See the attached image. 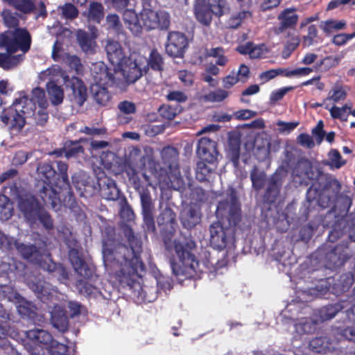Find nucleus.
<instances>
[{
    "label": "nucleus",
    "instance_id": "20e7f679",
    "mask_svg": "<svg viewBox=\"0 0 355 355\" xmlns=\"http://www.w3.org/2000/svg\"><path fill=\"white\" fill-rule=\"evenodd\" d=\"M341 184L335 178H318L312 182L306 194V201L302 208V214L307 218L315 206L323 209L331 207L330 216L336 211V203L345 197L340 193Z\"/></svg>",
    "mask_w": 355,
    "mask_h": 355
},
{
    "label": "nucleus",
    "instance_id": "c03bdc74",
    "mask_svg": "<svg viewBox=\"0 0 355 355\" xmlns=\"http://www.w3.org/2000/svg\"><path fill=\"white\" fill-rule=\"evenodd\" d=\"M251 16L252 13L248 10H241L232 14L225 22L226 27L230 29H236L241 26L244 19Z\"/></svg>",
    "mask_w": 355,
    "mask_h": 355
},
{
    "label": "nucleus",
    "instance_id": "ddd939ff",
    "mask_svg": "<svg viewBox=\"0 0 355 355\" xmlns=\"http://www.w3.org/2000/svg\"><path fill=\"white\" fill-rule=\"evenodd\" d=\"M189 46L187 36L179 31H169L165 44L166 53L171 58H182Z\"/></svg>",
    "mask_w": 355,
    "mask_h": 355
},
{
    "label": "nucleus",
    "instance_id": "f257e3e1",
    "mask_svg": "<svg viewBox=\"0 0 355 355\" xmlns=\"http://www.w3.org/2000/svg\"><path fill=\"white\" fill-rule=\"evenodd\" d=\"M123 234L129 247L120 243H116L112 239H107L103 243V255L105 262L116 263L119 270L116 271L117 279L122 286L132 287L137 278L146 268L141 259L142 241L129 226L123 227Z\"/></svg>",
    "mask_w": 355,
    "mask_h": 355
},
{
    "label": "nucleus",
    "instance_id": "5fc2aeb1",
    "mask_svg": "<svg viewBox=\"0 0 355 355\" xmlns=\"http://www.w3.org/2000/svg\"><path fill=\"white\" fill-rule=\"evenodd\" d=\"M346 28V21L345 20H326L321 26V28L326 34H330L333 31L343 30Z\"/></svg>",
    "mask_w": 355,
    "mask_h": 355
},
{
    "label": "nucleus",
    "instance_id": "13d9d810",
    "mask_svg": "<svg viewBox=\"0 0 355 355\" xmlns=\"http://www.w3.org/2000/svg\"><path fill=\"white\" fill-rule=\"evenodd\" d=\"M340 60L341 58L338 56H326L319 62H317V66L323 68L324 71H327L329 69L338 65Z\"/></svg>",
    "mask_w": 355,
    "mask_h": 355
},
{
    "label": "nucleus",
    "instance_id": "6e6552de",
    "mask_svg": "<svg viewBox=\"0 0 355 355\" xmlns=\"http://www.w3.org/2000/svg\"><path fill=\"white\" fill-rule=\"evenodd\" d=\"M31 44V35L25 28L7 30L0 34V48L10 54L21 51L24 55L30 51Z\"/></svg>",
    "mask_w": 355,
    "mask_h": 355
},
{
    "label": "nucleus",
    "instance_id": "69168bd1",
    "mask_svg": "<svg viewBox=\"0 0 355 355\" xmlns=\"http://www.w3.org/2000/svg\"><path fill=\"white\" fill-rule=\"evenodd\" d=\"M46 270L50 272H57L59 274V279H64L67 280L69 279V273L67 270L60 264L57 265L55 263H52V264H49Z\"/></svg>",
    "mask_w": 355,
    "mask_h": 355
},
{
    "label": "nucleus",
    "instance_id": "37998d69",
    "mask_svg": "<svg viewBox=\"0 0 355 355\" xmlns=\"http://www.w3.org/2000/svg\"><path fill=\"white\" fill-rule=\"evenodd\" d=\"M207 3L216 17H220L230 10V4L227 0H207Z\"/></svg>",
    "mask_w": 355,
    "mask_h": 355
},
{
    "label": "nucleus",
    "instance_id": "72a5a7b5",
    "mask_svg": "<svg viewBox=\"0 0 355 355\" xmlns=\"http://www.w3.org/2000/svg\"><path fill=\"white\" fill-rule=\"evenodd\" d=\"M15 298L17 300L18 305L17 306L19 314L23 318L33 320L37 315L36 306L31 302H28L20 296L19 294L15 293Z\"/></svg>",
    "mask_w": 355,
    "mask_h": 355
},
{
    "label": "nucleus",
    "instance_id": "a878e982",
    "mask_svg": "<svg viewBox=\"0 0 355 355\" xmlns=\"http://www.w3.org/2000/svg\"><path fill=\"white\" fill-rule=\"evenodd\" d=\"M296 11L295 7L286 8L281 11L277 17L279 21L278 33H282L288 28H295L299 20Z\"/></svg>",
    "mask_w": 355,
    "mask_h": 355
},
{
    "label": "nucleus",
    "instance_id": "f03ea898",
    "mask_svg": "<svg viewBox=\"0 0 355 355\" xmlns=\"http://www.w3.org/2000/svg\"><path fill=\"white\" fill-rule=\"evenodd\" d=\"M216 215L218 220L209 226L210 244L220 250L228 243H234L236 227L242 219L241 204L233 188L228 191L225 199L218 202Z\"/></svg>",
    "mask_w": 355,
    "mask_h": 355
},
{
    "label": "nucleus",
    "instance_id": "4468645a",
    "mask_svg": "<svg viewBox=\"0 0 355 355\" xmlns=\"http://www.w3.org/2000/svg\"><path fill=\"white\" fill-rule=\"evenodd\" d=\"M352 256V251L348 245V242L336 245L329 252L326 253L325 263L331 269L340 268Z\"/></svg>",
    "mask_w": 355,
    "mask_h": 355
},
{
    "label": "nucleus",
    "instance_id": "c9c22d12",
    "mask_svg": "<svg viewBox=\"0 0 355 355\" xmlns=\"http://www.w3.org/2000/svg\"><path fill=\"white\" fill-rule=\"evenodd\" d=\"M26 336L35 343L49 345L53 340L51 334L46 330L35 328L26 331Z\"/></svg>",
    "mask_w": 355,
    "mask_h": 355
},
{
    "label": "nucleus",
    "instance_id": "c85d7f7f",
    "mask_svg": "<svg viewBox=\"0 0 355 355\" xmlns=\"http://www.w3.org/2000/svg\"><path fill=\"white\" fill-rule=\"evenodd\" d=\"M107 58L113 64L119 66L125 60V57L121 44L114 40H108L105 46Z\"/></svg>",
    "mask_w": 355,
    "mask_h": 355
},
{
    "label": "nucleus",
    "instance_id": "393cba45",
    "mask_svg": "<svg viewBox=\"0 0 355 355\" xmlns=\"http://www.w3.org/2000/svg\"><path fill=\"white\" fill-rule=\"evenodd\" d=\"M283 183L281 173L277 171L273 173L268 184V187L263 195L264 202L268 204L274 203L278 197Z\"/></svg>",
    "mask_w": 355,
    "mask_h": 355
},
{
    "label": "nucleus",
    "instance_id": "a19ab883",
    "mask_svg": "<svg viewBox=\"0 0 355 355\" xmlns=\"http://www.w3.org/2000/svg\"><path fill=\"white\" fill-rule=\"evenodd\" d=\"M24 54L12 55L8 53H0V67L8 70L17 66L24 59Z\"/></svg>",
    "mask_w": 355,
    "mask_h": 355
},
{
    "label": "nucleus",
    "instance_id": "338daca9",
    "mask_svg": "<svg viewBox=\"0 0 355 355\" xmlns=\"http://www.w3.org/2000/svg\"><path fill=\"white\" fill-rule=\"evenodd\" d=\"M67 60L69 67L73 69L76 73L79 74L83 71V66L80 59L77 55H68Z\"/></svg>",
    "mask_w": 355,
    "mask_h": 355
},
{
    "label": "nucleus",
    "instance_id": "7c9ffc66",
    "mask_svg": "<svg viewBox=\"0 0 355 355\" xmlns=\"http://www.w3.org/2000/svg\"><path fill=\"white\" fill-rule=\"evenodd\" d=\"M194 13L197 21L203 26L211 24L214 15L205 0H196L194 5Z\"/></svg>",
    "mask_w": 355,
    "mask_h": 355
},
{
    "label": "nucleus",
    "instance_id": "cd10ccee",
    "mask_svg": "<svg viewBox=\"0 0 355 355\" xmlns=\"http://www.w3.org/2000/svg\"><path fill=\"white\" fill-rule=\"evenodd\" d=\"M14 245L24 259L35 264L41 265L42 254L35 245H26L15 241Z\"/></svg>",
    "mask_w": 355,
    "mask_h": 355
},
{
    "label": "nucleus",
    "instance_id": "58836bf2",
    "mask_svg": "<svg viewBox=\"0 0 355 355\" xmlns=\"http://www.w3.org/2000/svg\"><path fill=\"white\" fill-rule=\"evenodd\" d=\"M331 343L327 336L315 337L309 343L310 350L315 353H327L331 348Z\"/></svg>",
    "mask_w": 355,
    "mask_h": 355
},
{
    "label": "nucleus",
    "instance_id": "0e129e2a",
    "mask_svg": "<svg viewBox=\"0 0 355 355\" xmlns=\"http://www.w3.org/2000/svg\"><path fill=\"white\" fill-rule=\"evenodd\" d=\"M329 157L332 166L336 168H340L346 164L338 150H331L329 153Z\"/></svg>",
    "mask_w": 355,
    "mask_h": 355
},
{
    "label": "nucleus",
    "instance_id": "4be33fe9",
    "mask_svg": "<svg viewBox=\"0 0 355 355\" xmlns=\"http://www.w3.org/2000/svg\"><path fill=\"white\" fill-rule=\"evenodd\" d=\"M38 196L47 207L57 211L60 207V191H56L54 185L44 184L38 191Z\"/></svg>",
    "mask_w": 355,
    "mask_h": 355
},
{
    "label": "nucleus",
    "instance_id": "5701e85b",
    "mask_svg": "<svg viewBox=\"0 0 355 355\" xmlns=\"http://www.w3.org/2000/svg\"><path fill=\"white\" fill-rule=\"evenodd\" d=\"M227 157L236 169L239 168L241 135L239 132H232L228 136Z\"/></svg>",
    "mask_w": 355,
    "mask_h": 355
},
{
    "label": "nucleus",
    "instance_id": "423d86ee",
    "mask_svg": "<svg viewBox=\"0 0 355 355\" xmlns=\"http://www.w3.org/2000/svg\"><path fill=\"white\" fill-rule=\"evenodd\" d=\"M145 156L141 150L138 148H133L130 151L127 162L129 163V168L126 170V173L130 180L133 179L135 189L138 191L140 198L141 206V214L144 225L148 231L154 232L155 230V224L154 218L155 205L152 200L150 191L144 187L141 188L139 184V179L136 175L135 167L144 162Z\"/></svg>",
    "mask_w": 355,
    "mask_h": 355
},
{
    "label": "nucleus",
    "instance_id": "09e8293b",
    "mask_svg": "<svg viewBox=\"0 0 355 355\" xmlns=\"http://www.w3.org/2000/svg\"><path fill=\"white\" fill-rule=\"evenodd\" d=\"M37 221H39L47 231L53 230L54 228L53 220L50 214L44 207L37 214L35 220L30 223H35Z\"/></svg>",
    "mask_w": 355,
    "mask_h": 355
},
{
    "label": "nucleus",
    "instance_id": "bb28decb",
    "mask_svg": "<svg viewBox=\"0 0 355 355\" xmlns=\"http://www.w3.org/2000/svg\"><path fill=\"white\" fill-rule=\"evenodd\" d=\"M26 265L21 261L12 257H5L0 263V275L22 276L25 273Z\"/></svg>",
    "mask_w": 355,
    "mask_h": 355
},
{
    "label": "nucleus",
    "instance_id": "39448f33",
    "mask_svg": "<svg viewBox=\"0 0 355 355\" xmlns=\"http://www.w3.org/2000/svg\"><path fill=\"white\" fill-rule=\"evenodd\" d=\"M173 247L178 261H171V266L177 279L183 282L185 279H200L202 270L193 253L196 248V242L191 237L183 236L174 240Z\"/></svg>",
    "mask_w": 355,
    "mask_h": 355
},
{
    "label": "nucleus",
    "instance_id": "9b49d317",
    "mask_svg": "<svg viewBox=\"0 0 355 355\" xmlns=\"http://www.w3.org/2000/svg\"><path fill=\"white\" fill-rule=\"evenodd\" d=\"M354 280V275L352 272H349L340 275L338 282L334 283L333 285L331 284L334 279L332 278L321 279L317 287L321 293H326L327 292H330L336 295H339L351 288Z\"/></svg>",
    "mask_w": 355,
    "mask_h": 355
},
{
    "label": "nucleus",
    "instance_id": "774afa93",
    "mask_svg": "<svg viewBox=\"0 0 355 355\" xmlns=\"http://www.w3.org/2000/svg\"><path fill=\"white\" fill-rule=\"evenodd\" d=\"M355 37V33H339L332 39V43L336 46H343L348 41Z\"/></svg>",
    "mask_w": 355,
    "mask_h": 355
},
{
    "label": "nucleus",
    "instance_id": "3c124183",
    "mask_svg": "<svg viewBox=\"0 0 355 355\" xmlns=\"http://www.w3.org/2000/svg\"><path fill=\"white\" fill-rule=\"evenodd\" d=\"M146 67L154 71H162L164 69V60L156 49L151 50Z\"/></svg>",
    "mask_w": 355,
    "mask_h": 355
},
{
    "label": "nucleus",
    "instance_id": "4c0bfd02",
    "mask_svg": "<svg viewBox=\"0 0 355 355\" xmlns=\"http://www.w3.org/2000/svg\"><path fill=\"white\" fill-rule=\"evenodd\" d=\"M86 139L80 138L79 140H67L65 141V157L67 159L77 158L83 155L85 148L80 145V142L86 141Z\"/></svg>",
    "mask_w": 355,
    "mask_h": 355
},
{
    "label": "nucleus",
    "instance_id": "6e6d98bb",
    "mask_svg": "<svg viewBox=\"0 0 355 355\" xmlns=\"http://www.w3.org/2000/svg\"><path fill=\"white\" fill-rule=\"evenodd\" d=\"M207 55L209 57L217 58L216 64L219 66H225L228 59L225 55V51L222 47L211 48L207 53Z\"/></svg>",
    "mask_w": 355,
    "mask_h": 355
},
{
    "label": "nucleus",
    "instance_id": "dca6fc26",
    "mask_svg": "<svg viewBox=\"0 0 355 355\" xmlns=\"http://www.w3.org/2000/svg\"><path fill=\"white\" fill-rule=\"evenodd\" d=\"M91 73L95 83H103L107 86L119 85L114 76L116 71L114 69H109L103 62L92 64Z\"/></svg>",
    "mask_w": 355,
    "mask_h": 355
},
{
    "label": "nucleus",
    "instance_id": "a18cd8bd",
    "mask_svg": "<svg viewBox=\"0 0 355 355\" xmlns=\"http://www.w3.org/2000/svg\"><path fill=\"white\" fill-rule=\"evenodd\" d=\"M47 91L53 105H58L62 103L64 90L61 86L58 85L54 82L49 83L47 84Z\"/></svg>",
    "mask_w": 355,
    "mask_h": 355
},
{
    "label": "nucleus",
    "instance_id": "052dcab7",
    "mask_svg": "<svg viewBox=\"0 0 355 355\" xmlns=\"http://www.w3.org/2000/svg\"><path fill=\"white\" fill-rule=\"evenodd\" d=\"M229 95L228 92L223 89H218L214 92H209L205 96L207 101L210 102H221Z\"/></svg>",
    "mask_w": 355,
    "mask_h": 355
},
{
    "label": "nucleus",
    "instance_id": "680f3d73",
    "mask_svg": "<svg viewBox=\"0 0 355 355\" xmlns=\"http://www.w3.org/2000/svg\"><path fill=\"white\" fill-rule=\"evenodd\" d=\"M237 51L242 55H249L250 58H259V53H255V51H259V48L254 46L252 42H247L244 45L239 46Z\"/></svg>",
    "mask_w": 355,
    "mask_h": 355
},
{
    "label": "nucleus",
    "instance_id": "ea45409f",
    "mask_svg": "<svg viewBox=\"0 0 355 355\" xmlns=\"http://www.w3.org/2000/svg\"><path fill=\"white\" fill-rule=\"evenodd\" d=\"M250 176L252 188L257 191H261L266 183V173L254 165L250 171Z\"/></svg>",
    "mask_w": 355,
    "mask_h": 355
},
{
    "label": "nucleus",
    "instance_id": "e433bc0d",
    "mask_svg": "<svg viewBox=\"0 0 355 355\" xmlns=\"http://www.w3.org/2000/svg\"><path fill=\"white\" fill-rule=\"evenodd\" d=\"M200 217L197 211L192 207L184 209L180 214V222L182 226L187 230L193 228L200 223Z\"/></svg>",
    "mask_w": 355,
    "mask_h": 355
},
{
    "label": "nucleus",
    "instance_id": "a211bd4d",
    "mask_svg": "<svg viewBox=\"0 0 355 355\" xmlns=\"http://www.w3.org/2000/svg\"><path fill=\"white\" fill-rule=\"evenodd\" d=\"M352 303H353V295L347 296L345 299H341L335 304H329L320 308L318 315L322 321H326L332 319L343 310H345L347 314V310L350 309Z\"/></svg>",
    "mask_w": 355,
    "mask_h": 355
},
{
    "label": "nucleus",
    "instance_id": "0eeeda50",
    "mask_svg": "<svg viewBox=\"0 0 355 355\" xmlns=\"http://www.w3.org/2000/svg\"><path fill=\"white\" fill-rule=\"evenodd\" d=\"M65 243L69 248L68 256L75 271L83 279H78L76 286L79 293L87 297H96L101 293L99 289L87 280L92 279L94 270L84 259L79 248L78 241L74 239H67Z\"/></svg>",
    "mask_w": 355,
    "mask_h": 355
},
{
    "label": "nucleus",
    "instance_id": "f3484780",
    "mask_svg": "<svg viewBox=\"0 0 355 355\" xmlns=\"http://www.w3.org/2000/svg\"><path fill=\"white\" fill-rule=\"evenodd\" d=\"M196 153L200 159L209 164H216L218 155L216 142L206 137H201L198 142Z\"/></svg>",
    "mask_w": 355,
    "mask_h": 355
},
{
    "label": "nucleus",
    "instance_id": "1a4fd4ad",
    "mask_svg": "<svg viewBox=\"0 0 355 355\" xmlns=\"http://www.w3.org/2000/svg\"><path fill=\"white\" fill-rule=\"evenodd\" d=\"M58 172L49 163H42L38 168V173L43 180V184L54 185L60 190H69L70 182L68 177V165L62 162H57Z\"/></svg>",
    "mask_w": 355,
    "mask_h": 355
},
{
    "label": "nucleus",
    "instance_id": "f8f14e48",
    "mask_svg": "<svg viewBox=\"0 0 355 355\" xmlns=\"http://www.w3.org/2000/svg\"><path fill=\"white\" fill-rule=\"evenodd\" d=\"M142 26L147 30H167L169 28L170 15L166 12H155L151 9L144 10L140 14Z\"/></svg>",
    "mask_w": 355,
    "mask_h": 355
},
{
    "label": "nucleus",
    "instance_id": "4d7b16f0",
    "mask_svg": "<svg viewBox=\"0 0 355 355\" xmlns=\"http://www.w3.org/2000/svg\"><path fill=\"white\" fill-rule=\"evenodd\" d=\"M347 93L343 87L340 85H335L329 91L327 100H331L334 103H337L340 101L344 100L346 98Z\"/></svg>",
    "mask_w": 355,
    "mask_h": 355
},
{
    "label": "nucleus",
    "instance_id": "6ab92c4d",
    "mask_svg": "<svg viewBox=\"0 0 355 355\" xmlns=\"http://www.w3.org/2000/svg\"><path fill=\"white\" fill-rule=\"evenodd\" d=\"M18 207L27 221L33 222L37 214L43 207L33 196L20 197L18 200Z\"/></svg>",
    "mask_w": 355,
    "mask_h": 355
},
{
    "label": "nucleus",
    "instance_id": "c756f323",
    "mask_svg": "<svg viewBox=\"0 0 355 355\" xmlns=\"http://www.w3.org/2000/svg\"><path fill=\"white\" fill-rule=\"evenodd\" d=\"M51 322L58 330L65 332L69 329V319L66 311L60 306H55L51 312Z\"/></svg>",
    "mask_w": 355,
    "mask_h": 355
},
{
    "label": "nucleus",
    "instance_id": "864d4df0",
    "mask_svg": "<svg viewBox=\"0 0 355 355\" xmlns=\"http://www.w3.org/2000/svg\"><path fill=\"white\" fill-rule=\"evenodd\" d=\"M318 29L316 25L311 24L307 27L306 33L302 36L304 46H310L318 42Z\"/></svg>",
    "mask_w": 355,
    "mask_h": 355
},
{
    "label": "nucleus",
    "instance_id": "412c9836",
    "mask_svg": "<svg viewBox=\"0 0 355 355\" xmlns=\"http://www.w3.org/2000/svg\"><path fill=\"white\" fill-rule=\"evenodd\" d=\"M99 192L101 196L107 200L115 201L121 195V191L114 180L105 175L98 179Z\"/></svg>",
    "mask_w": 355,
    "mask_h": 355
},
{
    "label": "nucleus",
    "instance_id": "aec40b11",
    "mask_svg": "<svg viewBox=\"0 0 355 355\" xmlns=\"http://www.w3.org/2000/svg\"><path fill=\"white\" fill-rule=\"evenodd\" d=\"M63 79L66 87L71 89L73 100L79 106H82L87 98V89L84 82L76 76L70 78L65 76Z\"/></svg>",
    "mask_w": 355,
    "mask_h": 355
},
{
    "label": "nucleus",
    "instance_id": "de8ad7c7",
    "mask_svg": "<svg viewBox=\"0 0 355 355\" xmlns=\"http://www.w3.org/2000/svg\"><path fill=\"white\" fill-rule=\"evenodd\" d=\"M87 17L89 19L100 23L104 17V7L101 3L92 1L90 3Z\"/></svg>",
    "mask_w": 355,
    "mask_h": 355
},
{
    "label": "nucleus",
    "instance_id": "2f4dec72",
    "mask_svg": "<svg viewBox=\"0 0 355 355\" xmlns=\"http://www.w3.org/2000/svg\"><path fill=\"white\" fill-rule=\"evenodd\" d=\"M293 173L299 178L315 179V173L311 162L306 157H300L297 159L293 168Z\"/></svg>",
    "mask_w": 355,
    "mask_h": 355
},
{
    "label": "nucleus",
    "instance_id": "49530a36",
    "mask_svg": "<svg viewBox=\"0 0 355 355\" xmlns=\"http://www.w3.org/2000/svg\"><path fill=\"white\" fill-rule=\"evenodd\" d=\"M206 161L200 159L197 162L196 169V178L200 182H205L208 180L211 173H213L214 168L211 167Z\"/></svg>",
    "mask_w": 355,
    "mask_h": 355
},
{
    "label": "nucleus",
    "instance_id": "b1692460",
    "mask_svg": "<svg viewBox=\"0 0 355 355\" xmlns=\"http://www.w3.org/2000/svg\"><path fill=\"white\" fill-rule=\"evenodd\" d=\"M157 222L162 232L173 234L177 225L176 214L171 208L167 207L161 211L157 218Z\"/></svg>",
    "mask_w": 355,
    "mask_h": 355
},
{
    "label": "nucleus",
    "instance_id": "2eb2a0df",
    "mask_svg": "<svg viewBox=\"0 0 355 355\" xmlns=\"http://www.w3.org/2000/svg\"><path fill=\"white\" fill-rule=\"evenodd\" d=\"M119 67L128 84L137 81L148 69L143 64L141 60L134 59L130 56L125 58Z\"/></svg>",
    "mask_w": 355,
    "mask_h": 355
},
{
    "label": "nucleus",
    "instance_id": "9d476101",
    "mask_svg": "<svg viewBox=\"0 0 355 355\" xmlns=\"http://www.w3.org/2000/svg\"><path fill=\"white\" fill-rule=\"evenodd\" d=\"M160 155L162 164L167 168L165 173L171 187L176 190L181 189L184 182L180 171L178 150L175 147L167 146L162 149Z\"/></svg>",
    "mask_w": 355,
    "mask_h": 355
},
{
    "label": "nucleus",
    "instance_id": "7ed1b4c3",
    "mask_svg": "<svg viewBox=\"0 0 355 355\" xmlns=\"http://www.w3.org/2000/svg\"><path fill=\"white\" fill-rule=\"evenodd\" d=\"M37 105L41 109L48 107L45 91L39 87L32 89L30 97L25 95L17 98L12 106L3 110L0 114V125L2 128L9 125L10 131L21 132L26 124L25 119L35 115Z\"/></svg>",
    "mask_w": 355,
    "mask_h": 355
},
{
    "label": "nucleus",
    "instance_id": "603ef678",
    "mask_svg": "<svg viewBox=\"0 0 355 355\" xmlns=\"http://www.w3.org/2000/svg\"><path fill=\"white\" fill-rule=\"evenodd\" d=\"M9 5L12 6L17 10L23 13H30L35 8L34 3L31 0H3Z\"/></svg>",
    "mask_w": 355,
    "mask_h": 355
},
{
    "label": "nucleus",
    "instance_id": "8fccbe9b",
    "mask_svg": "<svg viewBox=\"0 0 355 355\" xmlns=\"http://www.w3.org/2000/svg\"><path fill=\"white\" fill-rule=\"evenodd\" d=\"M13 207L10 198L5 195L0 196V220H6L12 216Z\"/></svg>",
    "mask_w": 355,
    "mask_h": 355
},
{
    "label": "nucleus",
    "instance_id": "f704fd0d",
    "mask_svg": "<svg viewBox=\"0 0 355 355\" xmlns=\"http://www.w3.org/2000/svg\"><path fill=\"white\" fill-rule=\"evenodd\" d=\"M124 24L133 35H139L141 33L142 26L137 13L132 10H126L123 15Z\"/></svg>",
    "mask_w": 355,
    "mask_h": 355
},
{
    "label": "nucleus",
    "instance_id": "bf43d9fd",
    "mask_svg": "<svg viewBox=\"0 0 355 355\" xmlns=\"http://www.w3.org/2000/svg\"><path fill=\"white\" fill-rule=\"evenodd\" d=\"M1 16L3 20L4 24L9 28H19V19L15 16L14 13H12L9 10H3Z\"/></svg>",
    "mask_w": 355,
    "mask_h": 355
},
{
    "label": "nucleus",
    "instance_id": "e2e57ef3",
    "mask_svg": "<svg viewBox=\"0 0 355 355\" xmlns=\"http://www.w3.org/2000/svg\"><path fill=\"white\" fill-rule=\"evenodd\" d=\"M63 16L69 19H74L78 17L79 11L78 8L71 3H66L62 7Z\"/></svg>",
    "mask_w": 355,
    "mask_h": 355
},
{
    "label": "nucleus",
    "instance_id": "473e14b6",
    "mask_svg": "<svg viewBox=\"0 0 355 355\" xmlns=\"http://www.w3.org/2000/svg\"><path fill=\"white\" fill-rule=\"evenodd\" d=\"M108 87L100 83L92 85L90 91L94 100L98 105L105 106L111 101L112 96L107 89Z\"/></svg>",
    "mask_w": 355,
    "mask_h": 355
},
{
    "label": "nucleus",
    "instance_id": "79ce46f5",
    "mask_svg": "<svg viewBox=\"0 0 355 355\" xmlns=\"http://www.w3.org/2000/svg\"><path fill=\"white\" fill-rule=\"evenodd\" d=\"M76 37L79 46L84 52L87 53L93 51V46L95 42L89 33L84 30H78Z\"/></svg>",
    "mask_w": 355,
    "mask_h": 355
}]
</instances>
